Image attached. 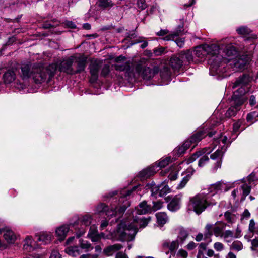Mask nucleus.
Masks as SVG:
<instances>
[{"instance_id":"nucleus-8","label":"nucleus","mask_w":258,"mask_h":258,"mask_svg":"<svg viewBox=\"0 0 258 258\" xmlns=\"http://www.w3.org/2000/svg\"><path fill=\"white\" fill-rule=\"evenodd\" d=\"M205 230L204 239L210 238L213 234L217 237H222L223 227L212 224H207L205 227Z\"/></svg>"},{"instance_id":"nucleus-52","label":"nucleus","mask_w":258,"mask_h":258,"mask_svg":"<svg viewBox=\"0 0 258 258\" xmlns=\"http://www.w3.org/2000/svg\"><path fill=\"white\" fill-rule=\"evenodd\" d=\"M107 206L104 203H100L96 207V211L98 213H105Z\"/></svg>"},{"instance_id":"nucleus-38","label":"nucleus","mask_w":258,"mask_h":258,"mask_svg":"<svg viewBox=\"0 0 258 258\" xmlns=\"http://www.w3.org/2000/svg\"><path fill=\"white\" fill-rule=\"evenodd\" d=\"M171 74L170 69L167 66H164L160 71V75L162 78L167 79Z\"/></svg>"},{"instance_id":"nucleus-45","label":"nucleus","mask_w":258,"mask_h":258,"mask_svg":"<svg viewBox=\"0 0 258 258\" xmlns=\"http://www.w3.org/2000/svg\"><path fill=\"white\" fill-rule=\"evenodd\" d=\"M224 217L228 223H232L235 221V215L229 211H226L224 213Z\"/></svg>"},{"instance_id":"nucleus-33","label":"nucleus","mask_w":258,"mask_h":258,"mask_svg":"<svg viewBox=\"0 0 258 258\" xmlns=\"http://www.w3.org/2000/svg\"><path fill=\"white\" fill-rule=\"evenodd\" d=\"M172 162V159L171 157H167L161 160L158 163H155V167H160V168H164L167 165H168L170 163Z\"/></svg>"},{"instance_id":"nucleus-29","label":"nucleus","mask_w":258,"mask_h":258,"mask_svg":"<svg viewBox=\"0 0 258 258\" xmlns=\"http://www.w3.org/2000/svg\"><path fill=\"white\" fill-rule=\"evenodd\" d=\"M122 245L120 244H115L112 245L107 246L104 249V252L109 255L112 254L114 252L117 251L122 248Z\"/></svg>"},{"instance_id":"nucleus-44","label":"nucleus","mask_w":258,"mask_h":258,"mask_svg":"<svg viewBox=\"0 0 258 258\" xmlns=\"http://www.w3.org/2000/svg\"><path fill=\"white\" fill-rule=\"evenodd\" d=\"M243 244L240 241H235L232 243L231 249L239 251L243 249Z\"/></svg>"},{"instance_id":"nucleus-26","label":"nucleus","mask_w":258,"mask_h":258,"mask_svg":"<svg viewBox=\"0 0 258 258\" xmlns=\"http://www.w3.org/2000/svg\"><path fill=\"white\" fill-rule=\"evenodd\" d=\"M69 227L68 225H63L59 227L56 230V234L59 237L60 240H63L68 232Z\"/></svg>"},{"instance_id":"nucleus-1","label":"nucleus","mask_w":258,"mask_h":258,"mask_svg":"<svg viewBox=\"0 0 258 258\" xmlns=\"http://www.w3.org/2000/svg\"><path fill=\"white\" fill-rule=\"evenodd\" d=\"M219 46L216 44H204L198 46L194 51L195 55L199 58H202L206 55L208 56V63L210 66L211 73L225 77L226 72V59L219 54Z\"/></svg>"},{"instance_id":"nucleus-2","label":"nucleus","mask_w":258,"mask_h":258,"mask_svg":"<svg viewBox=\"0 0 258 258\" xmlns=\"http://www.w3.org/2000/svg\"><path fill=\"white\" fill-rule=\"evenodd\" d=\"M216 202L210 196L198 194L191 198L189 201V206L193 209L198 214L202 213L208 206L216 205Z\"/></svg>"},{"instance_id":"nucleus-18","label":"nucleus","mask_w":258,"mask_h":258,"mask_svg":"<svg viewBox=\"0 0 258 258\" xmlns=\"http://www.w3.org/2000/svg\"><path fill=\"white\" fill-rule=\"evenodd\" d=\"M150 220V217H148L147 218H145L144 217L139 218L135 217L134 218H133L132 223L135 226H137L138 229L139 228L145 227L148 225Z\"/></svg>"},{"instance_id":"nucleus-16","label":"nucleus","mask_w":258,"mask_h":258,"mask_svg":"<svg viewBox=\"0 0 258 258\" xmlns=\"http://www.w3.org/2000/svg\"><path fill=\"white\" fill-rule=\"evenodd\" d=\"M16 78V71L14 69L8 70L3 75V79L5 84H10Z\"/></svg>"},{"instance_id":"nucleus-62","label":"nucleus","mask_w":258,"mask_h":258,"mask_svg":"<svg viewBox=\"0 0 258 258\" xmlns=\"http://www.w3.org/2000/svg\"><path fill=\"white\" fill-rule=\"evenodd\" d=\"M164 48L162 47L158 48H155L154 50V53L155 56H160L164 53Z\"/></svg>"},{"instance_id":"nucleus-43","label":"nucleus","mask_w":258,"mask_h":258,"mask_svg":"<svg viewBox=\"0 0 258 258\" xmlns=\"http://www.w3.org/2000/svg\"><path fill=\"white\" fill-rule=\"evenodd\" d=\"M66 250L68 254L73 256H76L80 254L79 248L77 246L68 247Z\"/></svg>"},{"instance_id":"nucleus-34","label":"nucleus","mask_w":258,"mask_h":258,"mask_svg":"<svg viewBox=\"0 0 258 258\" xmlns=\"http://www.w3.org/2000/svg\"><path fill=\"white\" fill-rule=\"evenodd\" d=\"M190 145L188 144V145H186V141L184 142V143L180 146L178 147L175 150V152H176V154L178 156H180L184 154L185 151L189 148L190 147Z\"/></svg>"},{"instance_id":"nucleus-6","label":"nucleus","mask_w":258,"mask_h":258,"mask_svg":"<svg viewBox=\"0 0 258 258\" xmlns=\"http://www.w3.org/2000/svg\"><path fill=\"white\" fill-rule=\"evenodd\" d=\"M207 129L205 127L200 128L199 130L195 131L192 135L186 140V145H193L192 148L196 147L197 144L201 141L204 137L206 136Z\"/></svg>"},{"instance_id":"nucleus-13","label":"nucleus","mask_w":258,"mask_h":258,"mask_svg":"<svg viewBox=\"0 0 258 258\" xmlns=\"http://www.w3.org/2000/svg\"><path fill=\"white\" fill-rule=\"evenodd\" d=\"M184 61L180 54L178 56H173L170 60V64L174 71H179L182 68Z\"/></svg>"},{"instance_id":"nucleus-60","label":"nucleus","mask_w":258,"mask_h":258,"mask_svg":"<svg viewBox=\"0 0 258 258\" xmlns=\"http://www.w3.org/2000/svg\"><path fill=\"white\" fill-rule=\"evenodd\" d=\"M214 248L217 251H221L224 249V245L222 243L217 242L214 243Z\"/></svg>"},{"instance_id":"nucleus-31","label":"nucleus","mask_w":258,"mask_h":258,"mask_svg":"<svg viewBox=\"0 0 258 258\" xmlns=\"http://www.w3.org/2000/svg\"><path fill=\"white\" fill-rule=\"evenodd\" d=\"M205 149H203L202 150H200L194 153L190 157L187 158L186 160V163L189 164L194 161H195L198 157L202 155L204 153H205Z\"/></svg>"},{"instance_id":"nucleus-7","label":"nucleus","mask_w":258,"mask_h":258,"mask_svg":"<svg viewBox=\"0 0 258 258\" xmlns=\"http://www.w3.org/2000/svg\"><path fill=\"white\" fill-rule=\"evenodd\" d=\"M35 73L32 78L36 84H41L48 81V74L44 71V68L37 63V69H35Z\"/></svg>"},{"instance_id":"nucleus-19","label":"nucleus","mask_w":258,"mask_h":258,"mask_svg":"<svg viewBox=\"0 0 258 258\" xmlns=\"http://www.w3.org/2000/svg\"><path fill=\"white\" fill-rule=\"evenodd\" d=\"M155 173L156 169L155 168V166L154 165L152 167H149L142 170L141 172H140L139 176L142 179H145L153 176Z\"/></svg>"},{"instance_id":"nucleus-41","label":"nucleus","mask_w":258,"mask_h":258,"mask_svg":"<svg viewBox=\"0 0 258 258\" xmlns=\"http://www.w3.org/2000/svg\"><path fill=\"white\" fill-rule=\"evenodd\" d=\"M128 206V202L126 201L124 204L120 206L119 208L116 207L115 212L116 215L120 216V215H122Z\"/></svg>"},{"instance_id":"nucleus-50","label":"nucleus","mask_w":258,"mask_h":258,"mask_svg":"<svg viewBox=\"0 0 258 258\" xmlns=\"http://www.w3.org/2000/svg\"><path fill=\"white\" fill-rule=\"evenodd\" d=\"M115 210L116 206H112L110 209L107 208L105 213L107 217H112L113 215H116Z\"/></svg>"},{"instance_id":"nucleus-15","label":"nucleus","mask_w":258,"mask_h":258,"mask_svg":"<svg viewBox=\"0 0 258 258\" xmlns=\"http://www.w3.org/2000/svg\"><path fill=\"white\" fill-rule=\"evenodd\" d=\"M152 212V206L148 204L146 201L142 202L137 208V213L140 215L151 213Z\"/></svg>"},{"instance_id":"nucleus-20","label":"nucleus","mask_w":258,"mask_h":258,"mask_svg":"<svg viewBox=\"0 0 258 258\" xmlns=\"http://www.w3.org/2000/svg\"><path fill=\"white\" fill-rule=\"evenodd\" d=\"M163 248L165 249H169L171 252H175L178 248V240H174L170 242L169 241H165L162 244Z\"/></svg>"},{"instance_id":"nucleus-39","label":"nucleus","mask_w":258,"mask_h":258,"mask_svg":"<svg viewBox=\"0 0 258 258\" xmlns=\"http://www.w3.org/2000/svg\"><path fill=\"white\" fill-rule=\"evenodd\" d=\"M91 219V215L88 214H85L79 218L80 221L85 226H89L90 224Z\"/></svg>"},{"instance_id":"nucleus-32","label":"nucleus","mask_w":258,"mask_h":258,"mask_svg":"<svg viewBox=\"0 0 258 258\" xmlns=\"http://www.w3.org/2000/svg\"><path fill=\"white\" fill-rule=\"evenodd\" d=\"M158 223L160 225L165 224L168 219L167 214L164 212H159L156 214Z\"/></svg>"},{"instance_id":"nucleus-58","label":"nucleus","mask_w":258,"mask_h":258,"mask_svg":"<svg viewBox=\"0 0 258 258\" xmlns=\"http://www.w3.org/2000/svg\"><path fill=\"white\" fill-rule=\"evenodd\" d=\"M222 237L226 239L229 237H234V233L233 231L230 230H226L224 232H223Z\"/></svg>"},{"instance_id":"nucleus-55","label":"nucleus","mask_w":258,"mask_h":258,"mask_svg":"<svg viewBox=\"0 0 258 258\" xmlns=\"http://www.w3.org/2000/svg\"><path fill=\"white\" fill-rule=\"evenodd\" d=\"M256 226H255V223L253 219H251L250 220L249 224V227L248 230L249 232H250L252 233H254L255 232H256Z\"/></svg>"},{"instance_id":"nucleus-14","label":"nucleus","mask_w":258,"mask_h":258,"mask_svg":"<svg viewBox=\"0 0 258 258\" xmlns=\"http://www.w3.org/2000/svg\"><path fill=\"white\" fill-rule=\"evenodd\" d=\"M250 81V78L248 75L243 74L242 76L237 78L234 83L233 84L232 88H235L237 87L245 86Z\"/></svg>"},{"instance_id":"nucleus-10","label":"nucleus","mask_w":258,"mask_h":258,"mask_svg":"<svg viewBox=\"0 0 258 258\" xmlns=\"http://www.w3.org/2000/svg\"><path fill=\"white\" fill-rule=\"evenodd\" d=\"M102 66V61L95 60L91 61L89 66L90 73L91 74L90 81L92 83L95 82L98 78V73Z\"/></svg>"},{"instance_id":"nucleus-9","label":"nucleus","mask_w":258,"mask_h":258,"mask_svg":"<svg viewBox=\"0 0 258 258\" xmlns=\"http://www.w3.org/2000/svg\"><path fill=\"white\" fill-rule=\"evenodd\" d=\"M35 69H37V63H30L23 64L21 67V76L23 79H27L32 78L35 72Z\"/></svg>"},{"instance_id":"nucleus-51","label":"nucleus","mask_w":258,"mask_h":258,"mask_svg":"<svg viewBox=\"0 0 258 258\" xmlns=\"http://www.w3.org/2000/svg\"><path fill=\"white\" fill-rule=\"evenodd\" d=\"M258 117V112L252 111L247 115L246 119L248 122H253V119Z\"/></svg>"},{"instance_id":"nucleus-35","label":"nucleus","mask_w":258,"mask_h":258,"mask_svg":"<svg viewBox=\"0 0 258 258\" xmlns=\"http://www.w3.org/2000/svg\"><path fill=\"white\" fill-rule=\"evenodd\" d=\"M236 32L240 35L247 36L250 35L251 31L246 26H241L236 29Z\"/></svg>"},{"instance_id":"nucleus-22","label":"nucleus","mask_w":258,"mask_h":258,"mask_svg":"<svg viewBox=\"0 0 258 258\" xmlns=\"http://www.w3.org/2000/svg\"><path fill=\"white\" fill-rule=\"evenodd\" d=\"M180 198L177 196L174 197L168 204V209L171 211H175L180 208Z\"/></svg>"},{"instance_id":"nucleus-11","label":"nucleus","mask_w":258,"mask_h":258,"mask_svg":"<svg viewBox=\"0 0 258 258\" xmlns=\"http://www.w3.org/2000/svg\"><path fill=\"white\" fill-rule=\"evenodd\" d=\"M226 151V149L221 147V149H217L215 152L210 155V158L212 160H216V162L214 166V170L217 171L220 168L222 162V158Z\"/></svg>"},{"instance_id":"nucleus-5","label":"nucleus","mask_w":258,"mask_h":258,"mask_svg":"<svg viewBox=\"0 0 258 258\" xmlns=\"http://www.w3.org/2000/svg\"><path fill=\"white\" fill-rule=\"evenodd\" d=\"M233 103L232 105L227 110L225 114L226 118L229 119L235 116L238 111L240 110V107L244 102V99L241 95L236 94L235 93L232 96Z\"/></svg>"},{"instance_id":"nucleus-47","label":"nucleus","mask_w":258,"mask_h":258,"mask_svg":"<svg viewBox=\"0 0 258 258\" xmlns=\"http://www.w3.org/2000/svg\"><path fill=\"white\" fill-rule=\"evenodd\" d=\"M209 161V157L206 155H204L199 159L198 166L200 167H203L208 163Z\"/></svg>"},{"instance_id":"nucleus-46","label":"nucleus","mask_w":258,"mask_h":258,"mask_svg":"<svg viewBox=\"0 0 258 258\" xmlns=\"http://www.w3.org/2000/svg\"><path fill=\"white\" fill-rule=\"evenodd\" d=\"M184 22L183 20H180V24L177 26V27L175 31L174 32V33L177 35V36L181 35L184 32Z\"/></svg>"},{"instance_id":"nucleus-49","label":"nucleus","mask_w":258,"mask_h":258,"mask_svg":"<svg viewBox=\"0 0 258 258\" xmlns=\"http://www.w3.org/2000/svg\"><path fill=\"white\" fill-rule=\"evenodd\" d=\"M241 188L243 190V196L241 200H245V197L248 196L250 192V187L247 185H243L241 186Z\"/></svg>"},{"instance_id":"nucleus-30","label":"nucleus","mask_w":258,"mask_h":258,"mask_svg":"<svg viewBox=\"0 0 258 258\" xmlns=\"http://www.w3.org/2000/svg\"><path fill=\"white\" fill-rule=\"evenodd\" d=\"M25 243L23 245L24 249L28 251H31L34 249V247L32 245L33 242L32 238L31 236H27L25 239Z\"/></svg>"},{"instance_id":"nucleus-63","label":"nucleus","mask_w":258,"mask_h":258,"mask_svg":"<svg viewBox=\"0 0 258 258\" xmlns=\"http://www.w3.org/2000/svg\"><path fill=\"white\" fill-rule=\"evenodd\" d=\"M177 35L174 33L166 35L164 38L163 40L165 41H169V40H173L175 37H176Z\"/></svg>"},{"instance_id":"nucleus-17","label":"nucleus","mask_w":258,"mask_h":258,"mask_svg":"<svg viewBox=\"0 0 258 258\" xmlns=\"http://www.w3.org/2000/svg\"><path fill=\"white\" fill-rule=\"evenodd\" d=\"M2 233H4V237L8 243H13L15 242L17 237L13 231L11 230L0 229V234Z\"/></svg>"},{"instance_id":"nucleus-42","label":"nucleus","mask_w":258,"mask_h":258,"mask_svg":"<svg viewBox=\"0 0 258 258\" xmlns=\"http://www.w3.org/2000/svg\"><path fill=\"white\" fill-rule=\"evenodd\" d=\"M170 189L168 186V185H166L165 183L163 182L160 184V189L159 191V197H163L167 194L170 192Z\"/></svg>"},{"instance_id":"nucleus-24","label":"nucleus","mask_w":258,"mask_h":258,"mask_svg":"<svg viewBox=\"0 0 258 258\" xmlns=\"http://www.w3.org/2000/svg\"><path fill=\"white\" fill-rule=\"evenodd\" d=\"M224 53L227 57H235L237 55V51L236 48L231 44H228L226 46L224 50Z\"/></svg>"},{"instance_id":"nucleus-64","label":"nucleus","mask_w":258,"mask_h":258,"mask_svg":"<svg viewBox=\"0 0 258 258\" xmlns=\"http://www.w3.org/2000/svg\"><path fill=\"white\" fill-rule=\"evenodd\" d=\"M252 246L251 249L252 250H255V248L258 247V239L255 238L251 241Z\"/></svg>"},{"instance_id":"nucleus-12","label":"nucleus","mask_w":258,"mask_h":258,"mask_svg":"<svg viewBox=\"0 0 258 258\" xmlns=\"http://www.w3.org/2000/svg\"><path fill=\"white\" fill-rule=\"evenodd\" d=\"M73 63V60L72 58H68L63 60L60 64L59 70L68 74H74V70L72 68Z\"/></svg>"},{"instance_id":"nucleus-40","label":"nucleus","mask_w":258,"mask_h":258,"mask_svg":"<svg viewBox=\"0 0 258 258\" xmlns=\"http://www.w3.org/2000/svg\"><path fill=\"white\" fill-rule=\"evenodd\" d=\"M79 245L82 249H85V251H89L90 248L93 249V247H91V245L89 242L82 239L79 240Z\"/></svg>"},{"instance_id":"nucleus-3","label":"nucleus","mask_w":258,"mask_h":258,"mask_svg":"<svg viewBox=\"0 0 258 258\" xmlns=\"http://www.w3.org/2000/svg\"><path fill=\"white\" fill-rule=\"evenodd\" d=\"M138 232L137 226H135L132 222H121L117 226L116 236L120 241H132Z\"/></svg>"},{"instance_id":"nucleus-48","label":"nucleus","mask_w":258,"mask_h":258,"mask_svg":"<svg viewBox=\"0 0 258 258\" xmlns=\"http://www.w3.org/2000/svg\"><path fill=\"white\" fill-rule=\"evenodd\" d=\"M190 178V176L189 175H187L186 176L184 177L180 183L178 184L177 188L181 189L183 188L189 181Z\"/></svg>"},{"instance_id":"nucleus-36","label":"nucleus","mask_w":258,"mask_h":258,"mask_svg":"<svg viewBox=\"0 0 258 258\" xmlns=\"http://www.w3.org/2000/svg\"><path fill=\"white\" fill-rule=\"evenodd\" d=\"M189 233L187 230L183 228H181L179 230V234L177 238L180 240L181 243H183L188 236Z\"/></svg>"},{"instance_id":"nucleus-59","label":"nucleus","mask_w":258,"mask_h":258,"mask_svg":"<svg viewBox=\"0 0 258 258\" xmlns=\"http://www.w3.org/2000/svg\"><path fill=\"white\" fill-rule=\"evenodd\" d=\"M98 6L101 7L106 8L110 6V2L108 0H99Z\"/></svg>"},{"instance_id":"nucleus-28","label":"nucleus","mask_w":258,"mask_h":258,"mask_svg":"<svg viewBox=\"0 0 258 258\" xmlns=\"http://www.w3.org/2000/svg\"><path fill=\"white\" fill-rule=\"evenodd\" d=\"M183 59L184 63L189 62L193 61L192 51L188 50L186 51H182L179 54Z\"/></svg>"},{"instance_id":"nucleus-54","label":"nucleus","mask_w":258,"mask_h":258,"mask_svg":"<svg viewBox=\"0 0 258 258\" xmlns=\"http://www.w3.org/2000/svg\"><path fill=\"white\" fill-rule=\"evenodd\" d=\"M109 66L105 64L103 66L101 72V76L104 77H106L109 73Z\"/></svg>"},{"instance_id":"nucleus-23","label":"nucleus","mask_w":258,"mask_h":258,"mask_svg":"<svg viewBox=\"0 0 258 258\" xmlns=\"http://www.w3.org/2000/svg\"><path fill=\"white\" fill-rule=\"evenodd\" d=\"M57 65L56 63H52L44 68V71L48 74V81H50L52 78L55 75L57 70Z\"/></svg>"},{"instance_id":"nucleus-56","label":"nucleus","mask_w":258,"mask_h":258,"mask_svg":"<svg viewBox=\"0 0 258 258\" xmlns=\"http://www.w3.org/2000/svg\"><path fill=\"white\" fill-rule=\"evenodd\" d=\"M160 189V185H156L154 184L151 187V192L152 196H156L158 194L159 196V191Z\"/></svg>"},{"instance_id":"nucleus-27","label":"nucleus","mask_w":258,"mask_h":258,"mask_svg":"<svg viewBox=\"0 0 258 258\" xmlns=\"http://www.w3.org/2000/svg\"><path fill=\"white\" fill-rule=\"evenodd\" d=\"M114 68L116 70L119 71H126L130 73H132V70L130 67V61H126L123 64L119 63L114 65Z\"/></svg>"},{"instance_id":"nucleus-57","label":"nucleus","mask_w":258,"mask_h":258,"mask_svg":"<svg viewBox=\"0 0 258 258\" xmlns=\"http://www.w3.org/2000/svg\"><path fill=\"white\" fill-rule=\"evenodd\" d=\"M137 5L142 10L145 9L147 7L145 0H138Z\"/></svg>"},{"instance_id":"nucleus-4","label":"nucleus","mask_w":258,"mask_h":258,"mask_svg":"<svg viewBox=\"0 0 258 258\" xmlns=\"http://www.w3.org/2000/svg\"><path fill=\"white\" fill-rule=\"evenodd\" d=\"M136 73L143 77L144 79L150 80L153 78L156 73L155 70L150 69L146 64L144 60H140L135 64Z\"/></svg>"},{"instance_id":"nucleus-21","label":"nucleus","mask_w":258,"mask_h":258,"mask_svg":"<svg viewBox=\"0 0 258 258\" xmlns=\"http://www.w3.org/2000/svg\"><path fill=\"white\" fill-rule=\"evenodd\" d=\"M86 58L79 57L76 60V70H74L75 74L80 73L84 71L86 64Z\"/></svg>"},{"instance_id":"nucleus-37","label":"nucleus","mask_w":258,"mask_h":258,"mask_svg":"<svg viewBox=\"0 0 258 258\" xmlns=\"http://www.w3.org/2000/svg\"><path fill=\"white\" fill-rule=\"evenodd\" d=\"M51 240V236L50 234L43 233L37 238V241H42L44 244H47Z\"/></svg>"},{"instance_id":"nucleus-25","label":"nucleus","mask_w":258,"mask_h":258,"mask_svg":"<svg viewBox=\"0 0 258 258\" xmlns=\"http://www.w3.org/2000/svg\"><path fill=\"white\" fill-rule=\"evenodd\" d=\"M225 186V184L222 181L218 182L210 186L208 189L209 192L214 195L219 191L221 190Z\"/></svg>"},{"instance_id":"nucleus-53","label":"nucleus","mask_w":258,"mask_h":258,"mask_svg":"<svg viewBox=\"0 0 258 258\" xmlns=\"http://www.w3.org/2000/svg\"><path fill=\"white\" fill-rule=\"evenodd\" d=\"M163 202L161 201L153 202V205L152 206V211H157L162 207Z\"/></svg>"},{"instance_id":"nucleus-61","label":"nucleus","mask_w":258,"mask_h":258,"mask_svg":"<svg viewBox=\"0 0 258 258\" xmlns=\"http://www.w3.org/2000/svg\"><path fill=\"white\" fill-rule=\"evenodd\" d=\"M58 25V23L55 24V22H46L43 24V27L45 29H50L55 27Z\"/></svg>"}]
</instances>
